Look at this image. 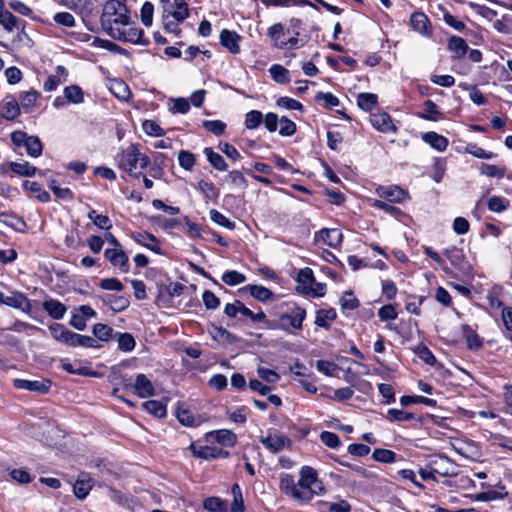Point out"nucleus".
<instances>
[{"instance_id": "obj_1", "label": "nucleus", "mask_w": 512, "mask_h": 512, "mask_svg": "<svg viewBox=\"0 0 512 512\" xmlns=\"http://www.w3.org/2000/svg\"><path fill=\"white\" fill-rule=\"evenodd\" d=\"M100 22L103 30L115 40L133 44L145 43L143 30L134 26L124 1H107L103 6Z\"/></svg>"}, {"instance_id": "obj_2", "label": "nucleus", "mask_w": 512, "mask_h": 512, "mask_svg": "<svg viewBox=\"0 0 512 512\" xmlns=\"http://www.w3.org/2000/svg\"><path fill=\"white\" fill-rule=\"evenodd\" d=\"M279 488L284 495L300 505L309 504L315 496L325 494V487L318 477V472L307 465L301 467L297 482L291 474H281Z\"/></svg>"}, {"instance_id": "obj_3", "label": "nucleus", "mask_w": 512, "mask_h": 512, "mask_svg": "<svg viewBox=\"0 0 512 512\" xmlns=\"http://www.w3.org/2000/svg\"><path fill=\"white\" fill-rule=\"evenodd\" d=\"M114 162L118 169L131 177L139 178L142 176V170L149 166L150 159L146 154L140 152L138 145L130 144L119 149L114 156Z\"/></svg>"}, {"instance_id": "obj_4", "label": "nucleus", "mask_w": 512, "mask_h": 512, "mask_svg": "<svg viewBox=\"0 0 512 512\" xmlns=\"http://www.w3.org/2000/svg\"><path fill=\"white\" fill-rule=\"evenodd\" d=\"M299 26L300 20H292L291 27L287 29H284L281 23H276L268 29V35L274 46L279 49H297L304 45V42L298 37Z\"/></svg>"}, {"instance_id": "obj_5", "label": "nucleus", "mask_w": 512, "mask_h": 512, "mask_svg": "<svg viewBox=\"0 0 512 512\" xmlns=\"http://www.w3.org/2000/svg\"><path fill=\"white\" fill-rule=\"evenodd\" d=\"M11 141L18 147H25L30 157L37 158L42 154L43 144L38 136L18 130L11 133Z\"/></svg>"}, {"instance_id": "obj_6", "label": "nucleus", "mask_w": 512, "mask_h": 512, "mask_svg": "<svg viewBox=\"0 0 512 512\" xmlns=\"http://www.w3.org/2000/svg\"><path fill=\"white\" fill-rule=\"evenodd\" d=\"M305 318L306 310L299 306H294L279 316V327L287 333H292V330L302 329Z\"/></svg>"}, {"instance_id": "obj_7", "label": "nucleus", "mask_w": 512, "mask_h": 512, "mask_svg": "<svg viewBox=\"0 0 512 512\" xmlns=\"http://www.w3.org/2000/svg\"><path fill=\"white\" fill-rule=\"evenodd\" d=\"M163 15L173 17L177 21H184L189 17V8L186 0H162Z\"/></svg>"}, {"instance_id": "obj_8", "label": "nucleus", "mask_w": 512, "mask_h": 512, "mask_svg": "<svg viewBox=\"0 0 512 512\" xmlns=\"http://www.w3.org/2000/svg\"><path fill=\"white\" fill-rule=\"evenodd\" d=\"M427 467L444 477H451L457 474L456 464L445 455L433 457L430 459Z\"/></svg>"}, {"instance_id": "obj_9", "label": "nucleus", "mask_w": 512, "mask_h": 512, "mask_svg": "<svg viewBox=\"0 0 512 512\" xmlns=\"http://www.w3.org/2000/svg\"><path fill=\"white\" fill-rule=\"evenodd\" d=\"M51 336L57 342L69 347H74L77 333L69 330L63 324L53 323L49 326Z\"/></svg>"}, {"instance_id": "obj_10", "label": "nucleus", "mask_w": 512, "mask_h": 512, "mask_svg": "<svg viewBox=\"0 0 512 512\" xmlns=\"http://www.w3.org/2000/svg\"><path fill=\"white\" fill-rule=\"evenodd\" d=\"M189 449L195 457L205 460L227 458L229 456L228 451L214 446H199L196 443H191Z\"/></svg>"}, {"instance_id": "obj_11", "label": "nucleus", "mask_w": 512, "mask_h": 512, "mask_svg": "<svg viewBox=\"0 0 512 512\" xmlns=\"http://www.w3.org/2000/svg\"><path fill=\"white\" fill-rule=\"evenodd\" d=\"M105 258L115 267H118L122 272L129 271V258L124 252L122 247L107 248L104 252Z\"/></svg>"}, {"instance_id": "obj_12", "label": "nucleus", "mask_w": 512, "mask_h": 512, "mask_svg": "<svg viewBox=\"0 0 512 512\" xmlns=\"http://www.w3.org/2000/svg\"><path fill=\"white\" fill-rule=\"evenodd\" d=\"M376 192L380 198L389 203H401L408 198L407 192L399 186H380Z\"/></svg>"}, {"instance_id": "obj_13", "label": "nucleus", "mask_w": 512, "mask_h": 512, "mask_svg": "<svg viewBox=\"0 0 512 512\" xmlns=\"http://www.w3.org/2000/svg\"><path fill=\"white\" fill-rule=\"evenodd\" d=\"M14 386L18 389L45 394L49 391L51 382L49 380L15 379Z\"/></svg>"}, {"instance_id": "obj_14", "label": "nucleus", "mask_w": 512, "mask_h": 512, "mask_svg": "<svg viewBox=\"0 0 512 512\" xmlns=\"http://www.w3.org/2000/svg\"><path fill=\"white\" fill-rule=\"evenodd\" d=\"M206 440L208 442H216L225 447H232L237 442V436L234 432L228 429H221L217 431H211L206 434Z\"/></svg>"}, {"instance_id": "obj_15", "label": "nucleus", "mask_w": 512, "mask_h": 512, "mask_svg": "<svg viewBox=\"0 0 512 512\" xmlns=\"http://www.w3.org/2000/svg\"><path fill=\"white\" fill-rule=\"evenodd\" d=\"M260 442L272 453L281 452L286 446L291 444L290 439L285 435H268L261 437Z\"/></svg>"}, {"instance_id": "obj_16", "label": "nucleus", "mask_w": 512, "mask_h": 512, "mask_svg": "<svg viewBox=\"0 0 512 512\" xmlns=\"http://www.w3.org/2000/svg\"><path fill=\"white\" fill-rule=\"evenodd\" d=\"M410 22L414 31L423 36L429 37L432 35V26L429 18L422 12H414L410 17Z\"/></svg>"}, {"instance_id": "obj_17", "label": "nucleus", "mask_w": 512, "mask_h": 512, "mask_svg": "<svg viewBox=\"0 0 512 512\" xmlns=\"http://www.w3.org/2000/svg\"><path fill=\"white\" fill-rule=\"evenodd\" d=\"M132 239L140 244L141 246H144L145 248L151 250L152 252L163 255V251L159 245V240L150 233H133L131 235Z\"/></svg>"}, {"instance_id": "obj_18", "label": "nucleus", "mask_w": 512, "mask_h": 512, "mask_svg": "<svg viewBox=\"0 0 512 512\" xmlns=\"http://www.w3.org/2000/svg\"><path fill=\"white\" fill-rule=\"evenodd\" d=\"M241 40L240 35L234 31L223 29L220 33V43L222 46L227 48L232 54L240 53L239 42Z\"/></svg>"}, {"instance_id": "obj_19", "label": "nucleus", "mask_w": 512, "mask_h": 512, "mask_svg": "<svg viewBox=\"0 0 512 512\" xmlns=\"http://www.w3.org/2000/svg\"><path fill=\"white\" fill-rule=\"evenodd\" d=\"M94 484L93 479L86 473H81L74 486L73 491L78 499H84L89 494Z\"/></svg>"}, {"instance_id": "obj_20", "label": "nucleus", "mask_w": 512, "mask_h": 512, "mask_svg": "<svg viewBox=\"0 0 512 512\" xmlns=\"http://www.w3.org/2000/svg\"><path fill=\"white\" fill-rule=\"evenodd\" d=\"M133 389L140 398H146L154 395L153 384L145 374H138L136 376Z\"/></svg>"}, {"instance_id": "obj_21", "label": "nucleus", "mask_w": 512, "mask_h": 512, "mask_svg": "<svg viewBox=\"0 0 512 512\" xmlns=\"http://www.w3.org/2000/svg\"><path fill=\"white\" fill-rule=\"evenodd\" d=\"M370 122L375 129L381 132L395 131L392 119L386 112L373 113Z\"/></svg>"}, {"instance_id": "obj_22", "label": "nucleus", "mask_w": 512, "mask_h": 512, "mask_svg": "<svg viewBox=\"0 0 512 512\" xmlns=\"http://www.w3.org/2000/svg\"><path fill=\"white\" fill-rule=\"evenodd\" d=\"M447 47L453 53V57L457 59L463 58L469 49L466 41L455 35L449 38Z\"/></svg>"}, {"instance_id": "obj_23", "label": "nucleus", "mask_w": 512, "mask_h": 512, "mask_svg": "<svg viewBox=\"0 0 512 512\" xmlns=\"http://www.w3.org/2000/svg\"><path fill=\"white\" fill-rule=\"evenodd\" d=\"M43 309L49 314L50 317L56 320L62 319L67 311L66 306L55 299L44 301Z\"/></svg>"}, {"instance_id": "obj_24", "label": "nucleus", "mask_w": 512, "mask_h": 512, "mask_svg": "<svg viewBox=\"0 0 512 512\" xmlns=\"http://www.w3.org/2000/svg\"><path fill=\"white\" fill-rule=\"evenodd\" d=\"M422 139L429 144L432 148L439 152H443L448 147V139L436 132L430 131L426 132Z\"/></svg>"}, {"instance_id": "obj_25", "label": "nucleus", "mask_w": 512, "mask_h": 512, "mask_svg": "<svg viewBox=\"0 0 512 512\" xmlns=\"http://www.w3.org/2000/svg\"><path fill=\"white\" fill-rule=\"evenodd\" d=\"M271 78L278 84H288L291 80L290 72L280 64H273L269 68Z\"/></svg>"}, {"instance_id": "obj_26", "label": "nucleus", "mask_w": 512, "mask_h": 512, "mask_svg": "<svg viewBox=\"0 0 512 512\" xmlns=\"http://www.w3.org/2000/svg\"><path fill=\"white\" fill-rule=\"evenodd\" d=\"M23 188L28 192L34 193L35 197L42 203H46L50 200V194L35 181L25 180L23 182Z\"/></svg>"}, {"instance_id": "obj_27", "label": "nucleus", "mask_w": 512, "mask_h": 512, "mask_svg": "<svg viewBox=\"0 0 512 512\" xmlns=\"http://www.w3.org/2000/svg\"><path fill=\"white\" fill-rule=\"evenodd\" d=\"M0 24L8 32H13L20 28L19 20L8 10H0Z\"/></svg>"}, {"instance_id": "obj_28", "label": "nucleus", "mask_w": 512, "mask_h": 512, "mask_svg": "<svg viewBox=\"0 0 512 512\" xmlns=\"http://www.w3.org/2000/svg\"><path fill=\"white\" fill-rule=\"evenodd\" d=\"M9 167L13 173L24 177H31L35 175L37 171V168L27 161L10 162Z\"/></svg>"}, {"instance_id": "obj_29", "label": "nucleus", "mask_w": 512, "mask_h": 512, "mask_svg": "<svg viewBox=\"0 0 512 512\" xmlns=\"http://www.w3.org/2000/svg\"><path fill=\"white\" fill-rule=\"evenodd\" d=\"M204 154L209 161V163L218 171H226L228 169V165L225 162L224 158L213 151L212 148L206 147L204 149Z\"/></svg>"}, {"instance_id": "obj_30", "label": "nucleus", "mask_w": 512, "mask_h": 512, "mask_svg": "<svg viewBox=\"0 0 512 512\" xmlns=\"http://www.w3.org/2000/svg\"><path fill=\"white\" fill-rule=\"evenodd\" d=\"M246 288L249 290L252 297L261 302H267L274 298L273 292L264 286L248 285Z\"/></svg>"}, {"instance_id": "obj_31", "label": "nucleus", "mask_w": 512, "mask_h": 512, "mask_svg": "<svg viewBox=\"0 0 512 512\" xmlns=\"http://www.w3.org/2000/svg\"><path fill=\"white\" fill-rule=\"evenodd\" d=\"M143 408L158 418L166 417L167 414L166 405L159 400H148L143 403Z\"/></svg>"}, {"instance_id": "obj_32", "label": "nucleus", "mask_w": 512, "mask_h": 512, "mask_svg": "<svg viewBox=\"0 0 512 512\" xmlns=\"http://www.w3.org/2000/svg\"><path fill=\"white\" fill-rule=\"evenodd\" d=\"M20 113L19 104L15 100L6 101L0 111V117L5 118L7 120L15 119Z\"/></svg>"}, {"instance_id": "obj_33", "label": "nucleus", "mask_w": 512, "mask_h": 512, "mask_svg": "<svg viewBox=\"0 0 512 512\" xmlns=\"http://www.w3.org/2000/svg\"><path fill=\"white\" fill-rule=\"evenodd\" d=\"M61 367L64 371H66L70 374L89 376V377H97L98 376L97 372L92 371L87 366L79 365L78 367H75V365L70 362H63Z\"/></svg>"}, {"instance_id": "obj_34", "label": "nucleus", "mask_w": 512, "mask_h": 512, "mask_svg": "<svg viewBox=\"0 0 512 512\" xmlns=\"http://www.w3.org/2000/svg\"><path fill=\"white\" fill-rule=\"evenodd\" d=\"M400 403L402 406H409L411 404H424L429 407H435L437 405V401L432 398L424 397V396H402L400 398Z\"/></svg>"}, {"instance_id": "obj_35", "label": "nucleus", "mask_w": 512, "mask_h": 512, "mask_svg": "<svg viewBox=\"0 0 512 512\" xmlns=\"http://www.w3.org/2000/svg\"><path fill=\"white\" fill-rule=\"evenodd\" d=\"M441 115L438 106L431 100L424 102V110L418 116L425 120L437 121Z\"/></svg>"}, {"instance_id": "obj_36", "label": "nucleus", "mask_w": 512, "mask_h": 512, "mask_svg": "<svg viewBox=\"0 0 512 512\" xmlns=\"http://www.w3.org/2000/svg\"><path fill=\"white\" fill-rule=\"evenodd\" d=\"M64 96L69 102L73 104H80L84 101V93L81 87L78 85H70L65 87Z\"/></svg>"}, {"instance_id": "obj_37", "label": "nucleus", "mask_w": 512, "mask_h": 512, "mask_svg": "<svg viewBox=\"0 0 512 512\" xmlns=\"http://www.w3.org/2000/svg\"><path fill=\"white\" fill-rule=\"evenodd\" d=\"M425 300L426 296L409 295L405 300V309L409 313L419 316L421 314L420 307Z\"/></svg>"}, {"instance_id": "obj_38", "label": "nucleus", "mask_w": 512, "mask_h": 512, "mask_svg": "<svg viewBox=\"0 0 512 512\" xmlns=\"http://www.w3.org/2000/svg\"><path fill=\"white\" fill-rule=\"evenodd\" d=\"M377 95L373 93H360L357 97L358 106L364 111H371L377 105Z\"/></svg>"}, {"instance_id": "obj_39", "label": "nucleus", "mask_w": 512, "mask_h": 512, "mask_svg": "<svg viewBox=\"0 0 512 512\" xmlns=\"http://www.w3.org/2000/svg\"><path fill=\"white\" fill-rule=\"evenodd\" d=\"M321 235L324 242L330 247H336L342 241V233L338 229H323Z\"/></svg>"}, {"instance_id": "obj_40", "label": "nucleus", "mask_w": 512, "mask_h": 512, "mask_svg": "<svg viewBox=\"0 0 512 512\" xmlns=\"http://www.w3.org/2000/svg\"><path fill=\"white\" fill-rule=\"evenodd\" d=\"M225 180L236 188L246 189L248 187L246 178L239 170L230 171L225 176Z\"/></svg>"}, {"instance_id": "obj_41", "label": "nucleus", "mask_w": 512, "mask_h": 512, "mask_svg": "<svg viewBox=\"0 0 512 512\" xmlns=\"http://www.w3.org/2000/svg\"><path fill=\"white\" fill-rule=\"evenodd\" d=\"M222 281L229 286H236L246 281V276L236 270H230L223 273Z\"/></svg>"}, {"instance_id": "obj_42", "label": "nucleus", "mask_w": 512, "mask_h": 512, "mask_svg": "<svg viewBox=\"0 0 512 512\" xmlns=\"http://www.w3.org/2000/svg\"><path fill=\"white\" fill-rule=\"evenodd\" d=\"M386 418L391 422H404L414 420L415 416L413 413L392 408L387 411Z\"/></svg>"}, {"instance_id": "obj_43", "label": "nucleus", "mask_w": 512, "mask_h": 512, "mask_svg": "<svg viewBox=\"0 0 512 512\" xmlns=\"http://www.w3.org/2000/svg\"><path fill=\"white\" fill-rule=\"evenodd\" d=\"M336 318V312L333 309L317 311L315 324L319 327H328L329 322Z\"/></svg>"}, {"instance_id": "obj_44", "label": "nucleus", "mask_w": 512, "mask_h": 512, "mask_svg": "<svg viewBox=\"0 0 512 512\" xmlns=\"http://www.w3.org/2000/svg\"><path fill=\"white\" fill-rule=\"evenodd\" d=\"M111 92L119 99L126 100L130 97V90L128 86L120 80H115L111 83Z\"/></svg>"}, {"instance_id": "obj_45", "label": "nucleus", "mask_w": 512, "mask_h": 512, "mask_svg": "<svg viewBox=\"0 0 512 512\" xmlns=\"http://www.w3.org/2000/svg\"><path fill=\"white\" fill-rule=\"evenodd\" d=\"M480 173L488 177L501 179L506 173L505 167L482 163Z\"/></svg>"}, {"instance_id": "obj_46", "label": "nucleus", "mask_w": 512, "mask_h": 512, "mask_svg": "<svg viewBox=\"0 0 512 512\" xmlns=\"http://www.w3.org/2000/svg\"><path fill=\"white\" fill-rule=\"evenodd\" d=\"M465 152L479 159H492L496 156L495 153L491 151H486L483 148L479 147L477 144H468L465 147Z\"/></svg>"}, {"instance_id": "obj_47", "label": "nucleus", "mask_w": 512, "mask_h": 512, "mask_svg": "<svg viewBox=\"0 0 512 512\" xmlns=\"http://www.w3.org/2000/svg\"><path fill=\"white\" fill-rule=\"evenodd\" d=\"M233 503L231 505V512H244V503L242 497V491L240 486L235 483L232 486Z\"/></svg>"}, {"instance_id": "obj_48", "label": "nucleus", "mask_w": 512, "mask_h": 512, "mask_svg": "<svg viewBox=\"0 0 512 512\" xmlns=\"http://www.w3.org/2000/svg\"><path fill=\"white\" fill-rule=\"evenodd\" d=\"M117 342L119 349L123 352H131L136 345L135 339L130 333H119Z\"/></svg>"}, {"instance_id": "obj_49", "label": "nucleus", "mask_w": 512, "mask_h": 512, "mask_svg": "<svg viewBox=\"0 0 512 512\" xmlns=\"http://www.w3.org/2000/svg\"><path fill=\"white\" fill-rule=\"evenodd\" d=\"M198 190L207 199H216L218 197V191L212 182L206 180H200L197 185Z\"/></svg>"}, {"instance_id": "obj_50", "label": "nucleus", "mask_w": 512, "mask_h": 512, "mask_svg": "<svg viewBox=\"0 0 512 512\" xmlns=\"http://www.w3.org/2000/svg\"><path fill=\"white\" fill-rule=\"evenodd\" d=\"M488 209L495 213H501L509 207V201L503 197L493 196L487 202Z\"/></svg>"}, {"instance_id": "obj_51", "label": "nucleus", "mask_w": 512, "mask_h": 512, "mask_svg": "<svg viewBox=\"0 0 512 512\" xmlns=\"http://www.w3.org/2000/svg\"><path fill=\"white\" fill-rule=\"evenodd\" d=\"M372 457L381 463H392L395 461L396 453L392 450L377 448L373 451Z\"/></svg>"}, {"instance_id": "obj_52", "label": "nucleus", "mask_w": 512, "mask_h": 512, "mask_svg": "<svg viewBox=\"0 0 512 512\" xmlns=\"http://www.w3.org/2000/svg\"><path fill=\"white\" fill-rule=\"evenodd\" d=\"M462 329L469 349H478L482 346L479 336L468 325H463Z\"/></svg>"}, {"instance_id": "obj_53", "label": "nucleus", "mask_w": 512, "mask_h": 512, "mask_svg": "<svg viewBox=\"0 0 512 512\" xmlns=\"http://www.w3.org/2000/svg\"><path fill=\"white\" fill-rule=\"evenodd\" d=\"M49 188L54 193V195L61 200H72L73 193L69 188H62L58 185L56 180H51L49 183Z\"/></svg>"}, {"instance_id": "obj_54", "label": "nucleus", "mask_w": 512, "mask_h": 512, "mask_svg": "<svg viewBox=\"0 0 512 512\" xmlns=\"http://www.w3.org/2000/svg\"><path fill=\"white\" fill-rule=\"evenodd\" d=\"M469 7L473 9L478 15L481 17L491 21L497 16V11L487 7L485 5H480L474 2H469Z\"/></svg>"}, {"instance_id": "obj_55", "label": "nucleus", "mask_w": 512, "mask_h": 512, "mask_svg": "<svg viewBox=\"0 0 512 512\" xmlns=\"http://www.w3.org/2000/svg\"><path fill=\"white\" fill-rule=\"evenodd\" d=\"M263 122V115L258 110H251L246 114L245 127L249 130L256 129Z\"/></svg>"}, {"instance_id": "obj_56", "label": "nucleus", "mask_w": 512, "mask_h": 512, "mask_svg": "<svg viewBox=\"0 0 512 512\" xmlns=\"http://www.w3.org/2000/svg\"><path fill=\"white\" fill-rule=\"evenodd\" d=\"M5 305L17 309H23L24 305L29 306V300L23 293H16L12 296H7Z\"/></svg>"}, {"instance_id": "obj_57", "label": "nucleus", "mask_w": 512, "mask_h": 512, "mask_svg": "<svg viewBox=\"0 0 512 512\" xmlns=\"http://www.w3.org/2000/svg\"><path fill=\"white\" fill-rule=\"evenodd\" d=\"M297 281L299 288L304 292V286H311L315 281L312 269L308 267L301 269L298 273Z\"/></svg>"}, {"instance_id": "obj_58", "label": "nucleus", "mask_w": 512, "mask_h": 512, "mask_svg": "<svg viewBox=\"0 0 512 512\" xmlns=\"http://www.w3.org/2000/svg\"><path fill=\"white\" fill-rule=\"evenodd\" d=\"M88 218L100 229H110L111 221L106 215L97 214L95 210L88 213Z\"/></svg>"}, {"instance_id": "obj_59", "label": "nucleus", "mask_w": 512, "mask_h": 512, "mask_svg": "<svg viewBox=\"0 0 512 512\" xmlns=\"http://www.w3.org/2000/svg\"><path fill=\"white\" fill-rule=\"evenodd\" d=\"M209 214H210V219L214 223H216V224H218V225H220L222 227H225V228H227L229 230H233L235 228V223L230 221L221 212H219V211H217L215 209H212Z\"/></svg>"}, {"instance_id": "obj_60", "label": "nucleus", "mask_w": 512, "mask_h": 512, "mask_svg": "<svg viewBox=\"0 0 512 512\" xmlns=\"http://www.w3.org/2000/svg\"><path fill=\"white\" fill-rule=\"evenodd\" d=\"M203 506L211 512H223L226 509V503L218 497H209L204 500Z\"/></svg>"}, {"instance_id": "obj_61", "label": "nucleus", "mask_w": 512, "mask_h": 512, "mask_svg": "<svg viewBox=\"0 0 512 512\" xmlns=\"http://www.w3.org/2000/svg\"><path fill=\"white\" fill-rule=\"evenodd\" d=\"M113 333V329L106 324L98 323L93 327V334L101 341H108Z\"/></svg>"}, {"instance_id": "obj_62", "label": "nucleus", "mask_w": 512, "mask_h": 512, "mask_svg": "<svg viewBox=\"0 0 512 512\" xmlns=\"http://www.w3.org/2000/svg\"><path fill=\"white\" fill-rule=\"evenodd\" d=\"M142 129L147 135L154 137H161L165 134L164 130L153 120H145Z\"/></svg>"}, {"instance_id": "obj_63", "label": "nucleus", "mask_w": 512, "mask_h": 512, "mask_svg": "<svg viewBox=\"0 0 512 512\" xmlns=\"http://www.w3.org/2000/svg\"><path fill=\"white\" fill-rule=\"evenodd\" d=\"M203 127L214 135H221L224 133L226 124L221 120H205Z\"/></svg>"}, {"instance_id": "obj_64", "label": "nucleus", "mask_w": 512, "mask_h": 512, "mask_svg": "<svg viewBox=\"0 0 512 512\" xmlns=\"http://www.w3.org/2000/svg\"><path fill=\"white\" fill-rule=\"evenodd\" d=\"M320 440L323 444L332 449L337 448L341 444L339 436L336 433L330 431L321 432Z\"/></svg>"}]
</instances>
